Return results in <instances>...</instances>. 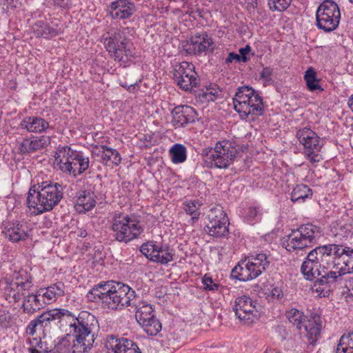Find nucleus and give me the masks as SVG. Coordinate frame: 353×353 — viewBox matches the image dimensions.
<instances>
[{
  "label": "nucleus",
  "mask_w": 353,
  "mask_h": 353,
  "mask_svg": "<svg viewBox=\"0 0 353 353\" xmlns=\"http://www.w3.org/2000/svg\"><path fill=\"white\" fill-rule=\"evenodd\" d=\"M248 265L245 259L240 261L238 265L232 269V276L241 281H247L256 279Z\"/></svg>",
  "instance_id": "nucleus-36"
},
{
  "label": "nucleus",
  "mask_w": 353,
  "mask_h": 353,
  "mask_svg": "<svg viewBox=\"0 0 353 353\" xmlns=\"http://www.w3.org/2000/svg\"><path fill=\"white\" fill-rule=\"evenodd\" d=\"M327 247L330 250V252H326L325 257H327V261H328L330 259H332V269L334 270H337L339 266L341 265V260L343 256H345V254L347 252V248L350 247H343L341 245L337 244H328L324 245Z\"/></svg>",
  "instance_id": "nucleus-33"
},
{
  "label": "nucleus",
  "mask_w": 353,
  "mask_h": 353,
  "mask_svg": "<svg viewBox=\"0 0 353 353\" xmlns=\"http://www.w3.org/2000/svg\"><path fill=\"white\" fill-rule=\"evenodd\" d=\"M110 229L115 241L125 244L139 238L144 230L138 216L121 212L112 214Z\"/></svg>",
  "instance_id": "nucleus-3"
},
{
  "label": "nucleus",
  "mask_w": 353,
  "mask_h": 353,
  "mask_svg": "<svg viewBox=\"0 0 353 353\" xmlns=\"http://www.w3.org/2000/svg\"><path fill=\"white\" fill-rule=\"evenodd\" d=\"M245 260L256 278L265 271L270 263V255L265 252L250 255Z\"/></svg>",
  "instance_id": "nucleus-25"
},
{
  "label": "nucleus",
  "mask_w": 353,
  "mask_h": 353,
  "mask_svg": "<svg viewBox=\"0 0 353 353\" xmlns=\"http://www.w3.org/2000/svg\"><path fill=\"white\" fill-rule=\"evenodd\" d=\"M30 346L41 350H48V348L46 347V344L43 343L41 339H33L32 341H30Z\"/></svg>",
  "instance_id": "nucleus-56"
},
{
  "label": "nucleus",
  "mask_w": 353,
  "mask_h": 353,
  "mask_svg": "<svg viewBox=\"0 0 353 353\" xmlns=\"http://www.w3.org/2000/svg\"><path fill=\"white\" fill-rule=\"evenodd\" d=\"M237 154L236 143L226 139L216 142L213 148L203 150L204 163L209 168H228L234 163Z\"/></svg>",
  "instance_id": "nucleus-5"
},
{
  "label": "nucleus",
  "mask_w": 353,
  "mask_h": 353,
  "mask_svg": "<svg viewBox=\"0 0 353 353\" xmlns=\"http://www.w3.org/2000/svg\"><path fill=\"white\" fill-rule=\"evenodd\" d=\"M9 320L10 316H8L7 314H3L0 315V323L2 324L3 326H6V323H8Z\"/></svg>",
  "instance_id": "nucleus-60"
},
{
  "label": "nucleus",
  "mask_w": 353,
  "mask_h": 353,
  "mask_svg": "<svg viewBox=\"0 0 353 353\" xmlns=\"http://www.w3.org/2000/svg\"><path fill=\"white\" fill-rule=\"evenodd\" d=\"M305 323V324L303 325V328L307 332V336L310 343L314 344L321 333V318L318 315H314L311 316V318Z\"/></svg>",
  "instance_id": "nucleus-32"
},
{
  "label": "nucleus",
  "mask_w": 353,
  "mask_h": 353,
  "mask_svg": "<svg viewBox=\"0 0 353 353\" xmlns=\"http://www.w3.org/2000/svg\"><path fill=\"white\" fill-rule=\"evenodd\" d=\"M54 5L62 8H69L72 6L71 0H52Z\"/></svg>",
  "instance_id": "nucleus-57"
},
{
  "label": "nucleus",
  "mask_w": 353,
  "mask_h": 353,
  "mask_svg": "<svg viewBox=\"0 0 353 353\" xmlns=\"http://www.w3.org/2000/svg\"><path fill=\"white\" fill-rule=\"evenodd\" d=\"M51 141L49 136H32L24 139L19 145L21 153H31L46 148Z\"/></svg>",
  "instance_id": "nucleus-23"
},
{
  "label": "nucleus",
  "mask_w": 353,
  "mask_h": 353,
  "mask_svg": "<svg viewBox=\"0 0 353 353\" xmlns=\"http://www.w3.org/2000/svg\"><path fill=\"white\" fill-rule=\"evenodd\" d=\"M304 80L306 83L307 89L310 92L319 91L323 92V88L320 85V79L317 78L316 71L312 68H309L305 72Z\"/></svg>",
  "instance_id": "nucleus-42"
},
{
  "label": "nucleus",
  "mask_w": 353,
  "mask_h": 353,
  "mask_svg": "<svg viewBox=\"0 0 353 353\" xmlns=\"http://www.w3.org/2000/svg\"><path fill=\"white\" fill-rule=\"evenodd\" d=\"M94 336H81L78 340V335L67 334L58 339L54 347V353H85L88 352L93 346Z\"/></svg>",
  "instance_id": "nucleus-13"
},
{
  "label": "nucleus",
  "mask_w": 353,
  "mask_h": 353,
  "mask_svg": "<svg viewBox=\"0 0 353 353\" xmlns=\"http://www.w3.org/2000/svg\"><path fill=\"white\" fill-rule=\"evenodd\" d=\"M207 219L205 230L209 235L221 237L228 234L229 219L222 206L216 205L211 208L207 214Z\"/></svg>",
  "instance_id": "nucleus-15"
},
{
  "label": "nucleus",
  "mask_w": 353,
  "mask_h": 353,
  "mask_svg": "<svg viewBox=\"0 0 353 353\" xmlns=\"http://www.w3.org/2000/svg\"><path fill=\"white\" fill-rule=\"evenodd\" d=\"M42 290L43 291L41 292V296L43 298L47 305L64 294V284L59 282Z\"/></svg>",
  "instance_id": "nucleus-35"
},
{
  "label": "nucleus",
  "mask_w": 353,
  "mask_h": 353,
  "mask_svg": "<svg viewBox=\"0 0 353 353\" xmlns=\"http://www.w3.org/2000/svg\"><path fill=\"white\" fill-rule=\"evenodd\" d=\"M321 266V265H316L314 263H310L308 261H304L301 265V271L305 279L314 281V283H316V281L323 276L325 272H330L327 268L325 269L323 268L321 271L319 270V268ZM314 285L315 283H314V288L316 291V287H315Z\"/></svg>",
  "instance_id": "nucleus-31"
},
{
  "label": "nucleus",
  "mask_w": 353,
  "mask_h": 353,
  "mask_svg": "<svg viewBox=\"0 0 353 353\" xmlns=\"http://www.w3.org/2000/svg\"><path fill=\"white\" fill-rule=\"evenodd\" d=\"M43 291V290H39L36 294L28 293L25 296L21 307L25 314H33L46 307V302L39 298L41 292Z\"/></svg>",
  "instance_id": "nucleus-26"
},
{
  "label": "nucleus",
  "mask_w": 353,
  "mask_h": 353,
  "mask_svg": "<svg viewBox=\"0 0 353 353\" xmlns=\"http://www.w3.org/2000/svg\"><path fill=\"white\" fill-rule=\"evenodd\" d=\"M92 153L101 156V163L108 166L118 165L121 162L119 152L116 149L105 145L92 146Z\"/></svg>",
  "instance_id": "nucleus-22"
},
{
  "label": "nucleus",
  "mask_w": 353,
  "mask_h": 353,
  "mask_svg": "<svg viewBox=\"0 0 353 353\" xmlns=\"http://www.w3.org/2000/svg\"><path fill=\"white\" fill-rule=\"evenodd\" d=\"M202 283L204 288L209 291H215L218 290L219 284L214 283L212 279L205 274L202 279Z\"/></svg>",
  "instance_id": "nucleus-50"
},
{
  "label": "nucleus",
  "mask_w": 353,
  "mask_h": 353,
  "mask_svg": "<svg viewBox=\"0 0 353 353\" xmlns=\"http://www.w3.org/2000/svg\"><path fill=\"white\" fill-rule=\"evenodd\" d=\"M251 51V47L249 45H246L245 48L239 49L240 61L243 63L247 62L250 58L248 54Z\"/></svg>",
  "instance_id": "nucleus-53"
},
{
  "label": "nucleus",
  "mask_w": 353,
  "mask_h": 353,
  "mask_svg": "<svg viewBox=\"0 0 353 353\" xmlns=\"http://www.w3.org/2000/svg\"><path fill=\"white\" fill-rule=\"evenodd\" d=\"M181 48L185 54L195 56L212 53L214 50L213 39L206 32L196 33L182 41Z\"/></svg>",
  "instance_id": "nucleus-14"
},
{
  "label": "nucleus",
  "mask_w": 353,
  "mask_h": 353,
  "mask_svg": "<svg viewBox=\"0 0 353 353\" xmlns=\"http://www.w3.org/2000/svg\"><path fill=\"white\" fill-rule=\"evenodd\" d=\"M296 137L303 145V154L305 159L313 166L323 160L322 149L323 143L319 135L308 128H303L296 131Z\"/></svg>",
  "instance_id": "nucleus-10"
},
{
  "label": "nucleus",
  "mask_w": 353,
  "mask_h": 353,
  "mask_svg": "<svg viewBox=\"0 0 353 353\" xmlns=\"http://www.w3.org/2000/svg\"><path fill=\"white\" fill-rule=\"evenodd\" d=\"M283 297V292L281 288L278 286L272 287L271 291L267 296L269 301L275 300L279 301Z\"/></svg>",
  "instance_id": "nucleus-49"
},
{
  "label": "nucleus",
  "mask_w": 353,
  "mask_h": 353,
  "mask_svg": "<svg viewBox=\"0 0 353 353\" xmlns=\"http://www.w3.org/2000/svg\"><path fill=\"white\" fill-rule=\"evenodd\" d=\"M172 161L174 163L184 162L187 158L186 148L179 143L174 144L170 150Z\"/></svg>",
  "instance_id": "nucleus-45"
},
{
  "label": "nucleus",
  "mask_w": 353,
  "mask_h": 353,
  "mask_svg": "<svg viewBox=\"0 0 353 353\" xmlns=\"http://www.w3.org/2000/svg\"><path fill=\"white\" fill-rule=\"evenodd\" d=\"M236 61L240 62V55L238 54H236L233 52H230L228 55V57L225 59V63L226 65H229L230 63H232V61Z\"/></svg>",
  "instance_id": "nucleus-58"
},
{
  "label": "nucleus",
  "mask_w": 353,
  "mask_h": 353,
  "mask_svg": "<svg viewBox=\"0 0 353 353\" xmlns=\"http://www.w3.org/2000/svg\"><path fill=\"white\" fill-rule=\"evenodd\" d=\"M103 44L110 57L124 66L136 57L135 48L125 37L117 30L104 38Z\"/></svg>",
  "instance_id": "nucleus-8"
},
{
  "label": "nucleus",
  "mask_w": 353,
  "mask_h": 353,
  "mask_svg": "<svg viewBox=\"0 0 353 353\" xmlns=\"http://www.w3.org/2000/svg\"><path fill=\"white\" fill-rule=\"evenodd\" d=\"M312 190L307 185L299 184L291 193V200L294 203H303L306 199L312 197Z\"/></svg>",
  "instance_id": "nucleus-41"
},
{
  "label": "nucleus",
  "mask_w": 353,
  "mask_h": 353,
  "mask_svg": "<svg viewBox=\"0 0 353 353\" xmlns=\"http://www.w3.org/2000/svg\"><path fill=\"white\" fill-rule=\"evenodd\" d=\"M330 251V249L329 250L327 247L325 245L316 247L307 254L305 261L310 263H314L316 265H321L325 268L323 263L327 261V257H325V253Z\"/></svg>",
  "instance_id": "nucleus-39"
},
{
  "label": "nucleus",
  "mask_w": 353,
  "mask_h": 353,
  "mask_svg": "<svg viewBox=\"0 0 353 353\" xmlns=\"http://www.w3.org/2000/svg\"><path fill=\"white\" fill-rule=\"evenodd\" d=\"M26 282H30V283H32V278L30 274H29L25 270H19L18 272H14L12 275V278L10 281H7L8 283H16V284H21V283H25Z\"/></svg>",
  "instance_id": "nucleus-47"
},
{
  "label": "nucleus",
  "mask_w": 353,
  "mask_h": 353,
  "mask_svg": "<svg viewBox=\"0 0 353 353\" xmlns=\"http://www.w3.org/2000/svg\"><path fill=\"white\" fill-rule=\"evenodd\" d=\"M140 251L150 261L161 264H167L173 259L168 246H163L156 241H148L142 244Z\"/></svg>",
  "instance_id": "nucleus-18"
},
{
  "label": "nucleus",
  "mask_w": 353,
  "mask_h": 353,
  "mask_svg": "<svg viewBox=\"0 0 353 353\" xmlns=\"http://www.w3.org/2000/svg\"><path fill=\"white\" fill-rule=\"evenodd\" d=\"M56 310L57 308L48 310L37 317L39 323H40V328L48 326L52 321H57Z\"/></svg>",
  "instance_id": "nucleus-46"
},
{
  "label": "nucleus",
  "mask_w": 353,
  "mask_h": 353,
  "mask_svg": "<svg viewBox=\"0 0 353 353\" xmlns=\"http://www.w3.org/2000/svg\"><path fill=\"white\" fill-rule=\"evenodd\" d=\"M123 353H141V352L138 345L132 340H130Z\"/></svg>",
  "instance_id": "nucleus-52"
},
{
  "label": "nucleus",
  "mask_w": 353,
  "mask_h": 353,
  "mask_svg": "<svg viewBox=\"0 0 353 353\" xmlns=\"http://www.w3.org/2000/svg\"><path fill=\"white\" fill-rule=\"evenodd\" d=\"M96 205L94 193L90 190H81L77 193L75 209L80 213L91 210Z\"/></svg>",
  "instance_id": "nucleus-30"
},
{
  "label": "nucleus",
  "mask_w": 353,
  "mask_h": 353,
  "mask_svg": "<svg viewBox=\"0 0 353 353\" xmlns=\"http://www.w3.org/2000/svg\"><path fill=\"white\" fill-rule=\"evenodd\" d=\"M283 245L288 252L303 250L309 248L294 230H292V232L286 236V239L283 240Z\"/></svg>",
  "instance_id": "nucleus-34"
},
{
  "label": "nucleus",
  "mask_w": 353,
  "mask_h": 353,
  "mask_svg": "<svg viewBox=\"0 0 353 353\" xmlns=\"http://www.w3.org/2000/svg\"><path fill=\"white\" fill-rule=\"evenodd\" d=\"M108 11L113 19L124 20L134 14L136 8L130 0H116L110 3Z\"/></svg>",
  "instance_id": "nucleus-20"
},
{
  "label": "nucleus",
  "mask_w": 353,
  "mask_h": 353,
  "mask_svg": "<svg viewBox=\"0 0 353 353\" xmlns=\"http://www.w3.org/2000/svg\"><path fill=\"white\" fill-rule=\"evenodd\" d=\"M172 125L175 128H179L194 122L196 112L191 106L179 105L172 110Z\"/></svg>",
  "instance_id": "nucleus-21"
},
{
  "label": "nucleus",
  "mask_w": 353,
  "mask_h": 353,
  "mask_svg": "<svg viewBox=\"0 0 353 353\" xmlns=\"http://www.w3.org/2000/svg\"><path fill=\"white\" fill-rule=\"evenodd\" d=\"M131 339L109 334L103 339L104 347L107 353H123Z\"/></svg>",
  "instance_id": "nucleus-29"
},
{
  "label": "nucleus",
  "mask_w": 353,
  "mask_h": 353,
  "mask_svg": "<svg viewBox=\"0 0 353 353\" xmlns=\"http://www.w3.org/2000/svg\"><path fill=\"white\" fill-rule=\"evenodd\" d=\"M56 314L59 328L65 332L68 331V334L78 335V340L81 336H94L92 327L97 321L90 313L81 312L76 316L68 310L57 307Z\"/></svg>",
  "instance_id": "nucleus-2"
},
{
  "label": "nucleus",
  "mask_w": 353,
  "mask_h": 353,
  "mask_svg": "<svg viewBox=\"0 0 353 353\" xmlns=\"http://www.w3.org/2000/svg\"><path fill=\"white\" fill-rule=\"evenodd\" d=\"M195 68L192 63L183 61L175 65L173 72V79L176 85L184 91H191L199 83Z\"/></svg>",
  "instance_id": "nucleus-16"
},
{
  "label": "nucleus",
  "mask_w": 353,
  "mask_h": 353,
  "mask_svg": "<svg viewBox=\"0 0 353 353\" xmlns=\"http://www.w3.org/2000/svg\"><path fill=\"white\" fill-rule=\"evenodd\" d=\"M59 169L64 174L77 177L89 168L90 159L81 151L72 150L69 146L59 148L55 154Z\"/></svg>",
  "instance_id": "nucleus-4"
},
{
  "label": "nucleus",
  "mask_w": 353,
  "mask_h": 353,
  "mask_svg": "<svg viewBox=\"0 0 353 353\" xmlns=\"http://www.w3.org/2000/svg\"><path fill=\"white\" fill-rule=\"evenodd\" d=\"M33 284L30 282L22 283L21 284L8 283L5 288V294L6 300L9 303H17L21 299H24L29 293V290L32 288Z\"/></svg>",
  "instance_id": "nucleus-24"
},
{
  "label": "nucleus",
  "mask_w": 353,
  "mask_h": 353,
  "mask_svg": "<svg viewBox=\"0 0 353 353\" xmlns=\"http://www.w3.org/2000/svg\"><path fill=\"white\" fill-rule=\"evenodd\" d=\"M65 188L61 183L50 180L31 185L27 196L28 207L33 209L35 214L51 211L63 199Z\"/></svg>",
  "instance_id": "nucleus-1"
},
{
  "label": "nucleus",
  "mask_w": 353,
  "mask_h": 353,
  "mask_svg": "<svg viewBox=\"0 0 353 353\" xmlns=\"http://www.w3.org/2000/svg\"><path fill=\"white\" fill-rule=\"evenodd\" d=\"M29 352L30 353H48V350H39L37 348H35L34 347L30 346L29 348Z\"/></svg>",
  "instance_id": "nucleus-61"
},
{
  "label": "nucleus",
  "mask_w": 353,
  "mask_h": 353,
  "mask_svg": "<svg viewBox=\"0 0 353 353\" xmlns=\"http://www.w3.org/2000/svg\"><path fill=\"white\" fill-rule=\"evenodd\" d=\"M316 26L326 32L334 30L339 26L341 12L338 5L330 0L324 1L316 12Z\"/></svg>",
  "instance_id": "nucleus-12"
},
{
  "label": "nucleus",
  "mask_w": 353,
  "mask_h": 353,
  "mask_svg": "<svg viewBox=\"0 0 353 353\" xmlns=\"http://www.w3.org/2000/svg\"><path fill=\"white\" fill-rule=\"evenodd\" d=\"M107 296L103 299L102 307L111 310H121L135 304L136 292L129 285L111 281Z\"/></svg>",
  "instance_id": "nucleus-9"
},
{
  "label": "nucleus",
  "mask_w": 353,
  "mask_h": 353,
  "mask_svg": "<svg viewBox=\"0 0 353 353\" xmlns=\"http://www.w3.org/2000/svg\"><path fill=\"white\" fill-rule=\"evenodd\" d=\"M219 93L220 90L207 89V91L203 92V97L208 101H213L216 99L217 97L219 95Z\"/></svg>",
  "instance_id": "nucleus-51"
},
{
  "label": "nucleus",
  "mask_w": 353,
  "mask_h": 353,
  "mask_svg": "<svg viewBox=\"0 0 353 353\" xmlns=\"http://www.w3.org/2000/svg\"><path fill=\"white\" fill-rule=\"evenodd\" d=\"M135 318L143 330L150 336H157L162 329L159 320L157 318L154 305L145 301H138L136 296Z\"/></svg>",
  "instance_id": "nucleus-11"
},
{
  "label": "nucleus",
  "mask_w": 353,
  "mask_h": 353,
  "mask_svg": "<svg viewBox=\"0 0 353 353\" xmlns=\"http://www.w3.org/2000/svg\"><path fill=\"white\" fill-rule=\"evenodd\" d=\"M111 281L101 282L97 285H94L88 293L87 297L89 300L92 301H100L101 306L103 304V299L107 296L108 292L106 290L109 289Z\"/></svg>",
  "instance_id": "nucleus-37"
},
{
  "label": "nucleus",
  "mask_w": 353,
  "mask_h": 353,
  "mask_svg": "<svg viewBox=\"0 0 353 353\" xmlns=\"http://www.w3.org/2000/svg\"><path fill=\"white\" fill-rule=\"evenodd\" d=\"M262 208L260 206H249L243 210L242 216L243 221L250 225H254L262 219Z\"/></svg>",
  "instance_id": "nucleus-40"
},
{
  "label": "nucleus",
  "mask_w": 353,
  "mask_h": 353,
  "mask_svg": "<svg viewBox=\"0 0 353 353\" xmlns=\"http://www.w3.org/2000/svg\"><path fill=\"white\" fill-rule=\"evenodd\" d=\"M202 206V203L198 199L187 200L183 203V209L185 213L191 216V219L189 221V223L194 225L200 216L201 212L200 208Z\"/></svg>",
  "instance_id": "nucleus-38"
},
{
  "label": "nucleus",
  "mask_w": 353,
  "mask_h": 353,
  "mask_svg": "<svg viewBox=\"0 0 353 353\" xmlns=\"http://www.w3.org/2000/svg\"><path fill=\"white\" fill-rule=\"evenodd\" d=\"M37 327H40V323H39L37 318L30 322L27 327V332L29 334L33 335L35 333V329Z\"/></svg>",
  "instance_id": "nucleus-55"
},
{
  "label": "nucleus",
  "mask_w": 353,
  "mask_h": 353,
  "mask_svg": "<svg viewBox=\"0 0 353 353\" xmlns=\"http://www.w3.org/2000/svg\"><path fill=\"white\" fill-rule=\"evenodd\" d=\"M345 286L349 291V296L353 298V279H350Z\"/></svg>",
  "instance_id": "nucleus-59"
},
{
  "label": "nucleus",
  "mask_w": 353,
  "mask_h": 353,
  "mask_svg": "<svg viewBox=\"0 0 353 353\" xmlns=\"http://www.w3.org/2000/svg\"><path fill=\"white\" fill-rule=\"evenodd\" d=\"M265 353H279L277 350L274 349L268 348Z\"/></svg>",
  "instance_id": "nucleus-64"
},
{
  "label": "nucleus",
  "mask_w": 353,
  "mask_h": 353,
  "mask_svg": "<svg viewBox=\"0 0 353 353\" xmlns=\"http://www.w3.org/2000/svg\"><path fill=\"white\" fill-rule=\"evenodd\" d=\"M285 316L294 326L301 331L303 328V323L305 322V316L302 312L297 309L292 308L285 313Z\"/></svg>",
  "instance_id": "nucleus-44"
},
{
  "label": "nucleus",
  "mask_w": 353,
  "mask_h": 353,
  "mask_svg": "<svg viewBox=\"0 0 353 353\" xmlns=\"http://www.w3.org/2000/svg\"><path fill=\"white\" fill-rule=\"evenodd\" d=\"M233 103L234 110L239 114L241 119H246L249 115L261 116L263 114V99L250 87L239 88L233 98Z\"/></svg>",
  "instance_id": "nucleus-6"
},
{
  "label": "nucleus",
  "mask_w": 353,
  "mask_h": 353,
  "mask_svg": "<svg viewBox=\"0 0 353 353\" xmlns=\"http://www.w3.org/2000/svg\"><path fill=\"white\" fill-rule=\"evenodd\" d=\"M336 353H353V331L344 333L341 336Z\"/></svg>",
  "instance_id": "nucleus-43"
},
{
  "label": "nucleus",
  "mask_w": 353,
  "mask_h": 353,
  "mask_svg": "<svg viewBox=\"0 0 353 353\" xmlns=\"http://www.w3.org/2000/svg\"><path fill=\"white\" fill-rule=\"evenodd\" d=\"M257 6V1L256 0H250L248 1V9H254Z\"/></svg>",
  "instance_id": "nucleus-62"
},
{
  "label": "nucleus",
  "mask_w": 353,
  "mask_h": 353,
  "mask_svg": "<svg viewBox=\"0 0 353 353\" xmlns=\"http://www.w3.org/2000/svg\"><path fill=\"white\" fill-rule=\"evenodd\" d=\"M294 230L309 248L316 244L321 237L320 228L312 223L301 225Z\"/></svg>",
  "instance_id": "nucleus-27"
},
{
  "label": "nucleus",
  "mask_w": 353,
  "mask_h": 353,
  "mask_svg": "<svg viewBox=\"0 0 353 353\" xmlns=\"http://www.w3.org/2000/svg\"><path fill=\"white\" fill-rule=\"evenodd\" d=\"M273 70L270 67L263 68L260 72V77L265 81H270L272 74Z\"/></svg>",
  "instance_id": "nucleus-54"
},
{
  "label": "nucleus",
  "mask_w": 353,
  "mask_h": 353,
  "mask_svg": "<svg viewBox=\"0 0 353 353\" xmlns=\"http://www.w3.org/2000/svg\"><path fill=\"white\" fill-rule=\"evenodd\" d=\"M1 233L12 243L25 241L30 236V230L26 222L5 221L1 225Z\"/></svg>",
  "instance_id": "nucleus-19"
},
{
  "label": "nucleus",
  "mask_w": 353,
  "mask_h": 353,
  "mask_svg": "<svg viewBox=\"0 0 353 353\" xmlns=\"http://www.w3.org/2000/svg\"><path fill=\"white\" fill-rule=\"evenodd\" d=\"M348 105L353 111V95H352L348 100Z\"/></svg>",
  "instance_id": "nucleus-63"
},
{
  "label": "nucleus",
  "mask_w": 353,
  "mask_h": 353,
  "mask_svg": "<svg viewBox=\"0 0 353 353\" xmlns=\"http://www.w3.org/2000/svg\"><path fill=\"white\" fill-rule=\"evenodd\" d=\"M292 0H268L270 10L283 12L288 8Z\"/></svg>",
  "instance_id": "nucleus-48"
},
{
  "label": "nucleus",
  "mask_w": 353,
  "mask_h": 353,
  "mask_svg": "<svg viewBox=\"0 0 353 353\" xmlns=\"http://www.w3.org/2000/svg\"><path fill=\"white\" fill-rule=\"evenodd\" d=\"M20 127L29 132L42 133L50 128V124L40 117H27L21 121Z\"/></svg>",
  "instance_id": "nucleus-28"
},
{
  "label": "nucleus",
  "mask_w": 353,
  "mask_h": 353,
  "mask_svg": "<svg viewBox=\"0 0 353 353\" xmlns=\"http://www.w3.org/2000/svg\"><path fill=\"white\" fill-rule=\"evenodd\" d=\"M351 272H353V249L350 248H347L345 256L342 257L341 265L338 270L325 272L323 276L316 281V292L323 296H327L332 288L335 287L336 283H341L343 275Z\"/></svg>",
  "instance_id": "nucleus-7"
},
{
  "label": "nucleus",
  "mask_w": 353,
  "mask_h": 353,
  "mask_svg": "<svg viewBox=\"0 0 353 353\" xmlns=\"http://www.w3.org/2000/svg\"><path fill=\"white\" fill-rule=\"evenodd\" d=\"M233 310L236 316L243 323L250 325L258 320L260 316L259 312L256 308L252 299L246 295H242L236 298Z\"/></svg>",
  "instance_id": "nucleus-17"
}]
</instances>
